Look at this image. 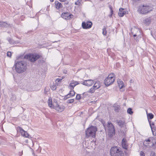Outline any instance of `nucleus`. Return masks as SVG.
Instances as JSON below:
<instances>
[{"mask_svg": "<svg viewBox=\"0 0 156 156\" xmlns=\"http://www.w3.org/2000/svg\"><path fill=\"white\" fill-rule=\"evenodd\" d=\"M86 93H84L83 94V96H84L85 95H86Z\"/></svg>", "mask_w": 156, "mask_h": 156, "instance_id": "a18cd8bd", "label": "nucleus"}, {"mask_svg": "<svg viewBox=\"0 0 156 156\" xmlns=\"http://www.w3.org/2000/svg\"><path fill=\"white\" fill-rule=\"evenodd\" d=\"M116 122L117 124L121 127H124L126 126L125 123L121 120H117Z\"/></svg>", "mask_w": 156, "mask_h": 156, "instance_id": "a211bd4d", "label": "nucleus"}, {"mask_svg": "<svg viewBox=\"0 0 156 156\" xmlns=\"http://www.w3.org/2000/svg\"><path fill=\"white\" fill-rule=\"evenodd\" d=\"M73 16V15L70 14L68 12L62 13L61 15L62 17L66 20L70 19L72 18L71 16Z\"/></svg>", "mask_w": 156, "mask_h": 156, "instance_id": "f8f14e48", "label": "nucleus"}, {"mask_svg": "<svg viewBox=\"0 0 156 156\" xmlns=\"http://www.w3.org/2000/svg\"><path fill=\"white\" fill-rule=\"evenodd\" d=\"M150 155V156H155V152L154 151H151V152Z\"/></svg>", "mask_w": 156, "mask_h": 156, "instance_id": "f704fd0d", "label": "nucleus"}, {"mask_svg": "<svg viewBox=\"0 0 156 156\" xmlns=\"http://www.w3.org/2000/svg\"><path fill=\"white\" fill-rule=\"evenodd\" d=\"M82 0H78V1L80 2V3H81Z\"/></svg>", "mask_w": 156, "mask_h": 156, "instance_id": "09e8293b", "label": "nucleus"}, {"mask_svg": "<svg viewBox=\"0 0 156 156\" xmlns=\"http://www.w3.org/2000/svg\"><path fill=\"white\" fill-rule=\"evenodd\" d=\"M95 90H96V89H95L93 87L92 88H91L87 92H89V93H94V92Z\"/></svg>", "mask_w": 156, "mask_h": 156, "instance_id": "a878e982", "label": "nucleus"}, {"mask_svg": "<svg viewBox=\"0 0 156 156\" xmlns=\"http://www.w3.org/2000/svg\"><path fill=\"white\" fill-rule=\"evenodd\" d=\"M146 113L148 121L150 120V119H152L154 118V116L151 113H148L147 111H146Z\"/></svg>", "mask_w": 156, "mask_h": 156, "instance_id": "393cba45", "label": "nucleus"}, {"mask_svg": "<svg viewBox=\"0 0 156 156\" xmlns=\"http://www.w3.org/2000/svg\"><path fill=\"white\" fill-rule=\"evenodd\" d=\"M69 94H71V96L73 97L75 95V93L73 90H70Z\"/></svg>", "mask_w": 156, "mask_h": 156, "instance_id": "c85d7f7f", "label": "nucleus"}, {"mask_svg": "<svg viewBox=\"0 0 156 156\" xmlns=\"http://www.w3.org/2000/svg\"><path fill=\"white\" fill-rule=\"evenodd\" d=\"M55 5L57 9L62 8V4L58 2V1H55Z\"/></svg>", "mask_w": 156, "mask_h": 156, "instance_id": "412c9836", "label": "nucleus"}, {"mask_svg": "<svg viewBox=\"0 0 156 156\" xmlns=\"http://www.w3.org/2000/svg\"><path fill=\"white\" fill-rule=\"evenodd\" d=\"M81 98H82L81 96L80 95V94H77L76 96V99L77 100H79Z\"/></svg>", "mask_w": 156, "mask_h": 156, "instance_id": "2f4dec72", "label": "nucleus"}, {"mask_svg": "<svg viewBox=\"0 0 156 156\" xmlns=\"http://www.w3.org/2000/svg\"><path fill=\"white\" fill-rule=\"evenodd\" d=\"M103 31H102V34H103V35L105 36H106L107 34V31L106 30V29L105 27H104L102 29Z\"/></svg>", "mask_w": 156, "mask_h": 156, "instance_id": "c756f323", "label": "nucleus"}, {"mask_svg": "<svg viewBox=\"0 0 156 156\" xmlns=\"http://www.w3.org/2000/svg\"><path fill=\"white\" fill-rule=\"evenodd\" d=\"M74 101V99H73L68 100L67 102L69 103H72Z\"/></svg>", "mask_w": 156, "mask_h": 156, "instance_id": "72a5a7b5", "label": "nucleus"}, {"mask_svg": "<svg viewBox=\"0 0 156 156\" xmlns=\"http://www.w3.org/2000/svg\"><path fill=\"white\" fill-rule=\"evenodd\" d=\"M119 86L120 89L123 88L124 87L123 82L120 79H119L117 81Z\"/></svg>", "mask_w": 156, "mask_h": 156, "instance_id": "4be33fe9", "label": "nucleus"}, {"mask_svg": "<svg viewBox=\"0 0 156 156\" xmlns=\"http://www.w3.org/2000/svg\"><path fill=\"white\" fill-rule=\"evenodd\" d=\"M75 4L76 5H79L80 4V3L78 1L75 2Z\"/></svg>", "mask_w": 156, "mask_h": 156, "instance_id": "4c0bfd02", "label": "nucleus"}, {"mask_svg": "<svg viewBox=\"0 0 156 156\" xmlns=\"http://www.w3.org/2000/svg\"><path fill=\"white\" fill-rule=\"evenodd\" d=\"M56 105H55L54 108L58 112H62L64 109V107L63 105H59L56 103Z\"/></svg>", "mask_w": 156, "mask_h": 156, "instance_id": "ddd939ff", "label": "nucleus"}, {"mask_svg": "<svg viewBox=\"0 0 156 156\" xmlns=\"http://www.w3.org/2000/svg\"><path fill=\"white\" fill-rule=\"evenodd\" d=\"M127 113L130 115H132L133 112L132 110V109L131 108H129L127 110Z\"/></svg>", "mask_w": 156, "mask_h": 156, "instance_id": "bb28decb", "label": "nucleus"}, {"mask_svg": "<svg viewBox=\"0 0 156 156\" xmlns=\"http://www.w3.org/2000/svg\"><path fill=\"white\" fill-rule=\"evenodd\" d=\"M20 131L22 135L23 136L28 138H30V135L26 132L24 131V130L21 127L20 128Z\"/></svg>", "mask_w": 156, "mask_h": 156, "instance_id": "f3484780", "label": "nucleus"}, {"mask_svg": "<svg viewBox=\"0 0 156 156\" xmlns=\"http://www.w3.org/2000/svg\"><path fill=\"white\" fill-rule=\"evenodd\" d=\"M94 82L93 80H85L83 82H82L81 83L86 86H90L94 84Z\"/></svg>", "mask_w": 156, "mask_h": 156, "instance_id": "1a4fd4ad", "label": "nucleus"}, {"mask_svg": "<svg viewBox=\"0 0 156 156\" xmlns=\"http://www.w3.org/2000/svg\"><path fill=\"white\" fill-rule=\"evenodd\" d=\"M129 82L130 83H132V79L130 80L129 81Z\"/></svg>", "mask_w": 156, "mask_h": 156, "instance_id": "de8ad7c7", "label": "nucleus"}, {"mask_svg": "<svg viewBox=\"0 0 156 156\" xmlns=\"http://www.w3.org/2000/svg\"><path fill=\"white\" fill-rule=\"evenodd\" d=\"M149 122L151 129L153 134L154 136L156 135V127L155 126L154 123L153 122H151V120H149Z\"/></svg>", "mask_w": 156, "mask_h": 156, "instance_id": "6e6552de", "label": "nucleus"}, {"mask_svg": "<svg viewBox=\"0 0 156 156\" xmlns=\"http://www.w3.org/2000/svg\"><path fill=\"white\" fill-rule=\"evenodd\" d=\"M8 41L10 44H14L15 43V41L11 38L9 39Z\"/></svg>", "mask_w": 156, "mask_h": 156, "instance_id": "7c9ffc66", "label": "nucleus"}, {"mask_svg": "<svg viewBox=\"0 0 156 156\" xmlns=\"http://www.w3.org/2000/svg\"><path fill=\"white\" fill-rule=\"evenodd\" d=\"M110 9H111V14L109 15V16L110 17H111L112 16V13H113V11H112V9L111 8H110Z\"/></svg>", "mask_w": 156, "mask_h": 156, "instance_id": "58836bf2", "label": "nucleus"}, {"mask_svg": "<svg viewBox=\"0 0 156 156\" xmlns=\"http://www.w3.org/2000/svg\"><path fill=\"white\" fill-rule=\"evenodd\" d=\"M133 30V31L132 32V33L133 34V36L134 38L137 36L139 37V34L140 33V30L139 29L136 28H134L133 29H132V30Z\"/></svg>", "mask_w": 156, "mask_h": 156, "instance_id": "2eb2a0df", "label": "nucleus"}, {"mask_svg": "<svg viewBox=\"0 0 156 156\" xmlns=\"http://www.w3.org/2000/svg\"><path fill=\"white\" fill-rule=\"evenodd\" d=\"M108 128V135L109 137H112L115 134V130L112 123L108 122L107 125Z\"/></svg>", "mask_w": 156, "mask_h": 156, "instance_id": "0eeeda50", "label": "nucleus"}, {"mask_svg": "<svg viewBox=\"0 0 156 156\" xmlns=\"http://www.w3.org/2000/svg\"><path fill=\"white\" fill-rule=\"evenodd\" d=\"M152 8L147 4H141L137 8V12L140 14L146 15L152 10Z\"/></svg>", "mask_w": 156, "mask_h": 156, "instance_id": "f03ea898", "label": "nucleus"}, {"mask_svg": "<svg viewBox=\"0 0 156 156\" xmlns=\"http://www.w3.org/2000/svg\"><path fill=\"white\" fill-rule=\"evenodd\" d=\"M65 4L66 5H68V4H69V2L68 1H67V2H66L65 3Z\"/></svg>", "mask_w": 156, "mask_h": 156, "instance_id": "37998d69", "label": "nucleus"}, {"mask_svg": "<svg viewBox=\"0 0 156 156\" xmlns=\"http://www.w3.org/2000/svg\"><path fill=\"white\" fill-rule=\"evenodd\" d=\"M146 142H150V140L149 139H148L147 140H146Z\"/></svg>", "mask_w": 156, "mask_h": 156, "instance_id": "c03bdc74", "label": "nucleus"}, {"mask_svg": "<svg viewBox=\"0 0 156 156\" xmlns=\"http://www.w3.org/2000/svg\"><path fill=\"white\" fill-rule=\"evenodd\" d=\"M7 55L9 57H11V53L10 51H8L7 52Z\"/></svg>", "mask_w": 156, "mask_h": 156, "instance_id": "c9c22d12", "label": "nucleus"}, {"mask_svg": "<svg viewBox=\"0 0 156 156\" xmlns=\"http://www.w3.org/2000/svg\"><path fill=\"white\" fill-rule=\"evenodd\" d=\"M51 88L52 90H55L56 88V87L55 85H53L51 86Z\"/></svg>", "mask_w": 156, "mask_h": 156, "instance_id": "473e14b6", "label": "nucleus"}, {"mask_svg": "<svg viewBox=\"0 0 156 156\" xmlns=\"http://www.w3.org/2000/svg\"><path fill=\"white\" fill-rule=\"evenodd\" d=\"M92 23L91 22H87V23L83 22L82 23V27L83 29H89L91 27Z\"/></svg>", "mask_w": 156, "mask_h": 156, "instance_id": "9d476101", "label": "nucleus"}, {"mask_svg": "<svg viewBox=\"0 0 156 156\" xmlns=\"http://www.w3.org/2000/svg\"><path fill=\"white\" fill-rule=\"evenodd\" d=\"M40 57V56L37 54H29L24 56L25 59H28L31 62H34Z\"/></svg>", "mask_w": 156, "mask_h": 156, "instance_id": "39448f33", "label": "nucleus"}, {"mask_svg": "<svg viewBox=\"0 0 156 156\" xmlns=\"http://www.w3.org/2000/svg\"><path fill=\"white\" fill-rule=\"evenodd\" d=\"M128 13V11L126 9L121 8L119 9L118 15L120 17H122L124 14H127Z\"/></svg>", "mask_w": 156, "mask_h": 156, "instance_id": "9b49d317", "label": "nucleus"}, {"mask_svg": "<svg viewBox=\"0 0 156 156\" xmlns=\"http://www.w3.org/2000/svg\"><path fill=\"white\" fill-rule=\"evenodd\" d=\"M62 80V79H57L56 80H57L58 82H60V81H61Z\"/></svg>", "mask_w": 156, "mask_h": 156, "instance_id": "a19ab883", "label": "nucleus"}, {"mask_svg": "<svg viewBox=\"0 0 156 156\" xmlns=\"http://www.w3.org/2000/svg\"><path fill=\"white\" fill-rule=\"evenodd\" d=\"M151 22V17H149L148 18L145 19L144 21V23L146 25H149Z\"/></svg>", "mask_w": 156, "mask_h": 156, "instance_id": "aec40b11", "label": "nucleus"}, {"mask_svg": "<svg viewBox=\"0 0 156 156\" xmlns=\"http://www.w3.org/2000/svg\"><path fill=\"white\" fill-rule=\"evenodd\" d=\"M79 84L78 81L73 80L69 84V85L68 86V88L70 90H73L76 85Z\"/></svg>", "mask_w": 156, "mask_h": 156, "instance_id": "4468645a", "label": "nucleus"}, {"mask_svg": "<svg viewBox=\"0 0 156 156\" xmlns=\"http://www.w3.org/2000/svg\"><path fill=\"white\" fill-rule=\"evenodd\" d=\"M72 97V96H71V94L69 93L68 94H67V95H65L64 96V100H66L68 98H71Z\"/></svg>", "mask_w": 156, "mask_h": 156, "instance_id": "cd10ccee", "label": "nucleus"}, {"mask_svg": "<svg viewBox=\"0 0 156 156\" xmlns=\"http://www.w3.org/2000/svg\"><path fill=\"white\" fill-rule=\"evenodd\" d=\"M0 26L3 27H7L10 26V25L5 22H0Z\"/></svg>", "mask_w": 156, "mask_h": 156, "instance_id": "5701e85b", "label": "nucleus"}, {"mask_svg": "<svg viewBox=\"0 0 156 156\" xmlns=\"http://www.w3.org/2000/svg\"><path fill=\"white\" fill-rule=\"evenodd\" d=\"M48 106L50 108H55V105L54 103L52 104V101L51 98H49L48 100Z\"/></svg>", "mask_w": 156, "mask_h": 156, "instance_id": "6ab92c4d", "label": "nucleus"}, {"mask_svg": "<svg viewBox=\"0 0 156 156\" xmlns=\"http://www.w3.org/2000/svg\"><path fill=\"white\" fill-rule=\"evenodd\" d=\"M59 0L61 2H64L66 0Z\"/></svg>", "mask_w": 156, "mask_h": 156, "instance_id": "49530a36", "label": "nucleus"}, {"mask_svg": "<svg viewBox=\"0 0 156 156\" xmlns=\"http://www.w3.org/2000/svg\"><path fill=\"white\" fill-rule=\"evenodd\" d=\"M122 147L125 149L127 150L128 148V144L126 139L123 138L122 139Z\"/></svg>", "mask_w": 156, "mask_h": 156, "instance_id": "dca6fc26", "label": "nucleus"}, {"mask_svg": "<svg viewBox=\"0 0 156 156\" xmlns=\"http://www.w3.org/2000/svg\"><path fill=\"white\" fill-rule=\"evenodd\" d=\"M140 156H145V153L142 151H141L140 152Z\"/></svg>", "mask_w": 156, "mask_h": 156, "instance_id": "e433bc0d", "label": "nucleus"}, {"mask_svg": "<svg viewBox=\"0 0 156 156\" xmlns=\"http://www.w3.org/2000/svg\"><path fill=\"white\" fill-rule=\"evenodd\" d=\"M100 84L99 82H96L94 84L93 87L96 90L97 89L100 87Z\"/></svg>", "mask_w": 156, "mask_h": 156, "instance_id": "b1692460", "label": "nucleus"}, {"mask_svg": "<svg viewBox=\"0 0 156 156\" xmlns=\"http://www.w3.org/2000/svg\"><path fill=\"white\" fill-rule=\"evenodd\" d=\"M115 80V77L113 74H109L105 79L104 83L107 86H108L113 83Z\"/></svg>", "mask_w": 156, "mask_h": 156, "instance_id": "423d86ee", "label": "nucleus"}, {"mask_svg": "<svg viewBox=\"0 0 156 156\" xmlns=\"http://www.w3.org/2000/svg\"><path fill=\"white\" fill-rule=\"evenodd\" d=\"M137 37L135 38V39L136 40V41L137 40V39H136Z\"/></svg>", "mask_w": 156, "mask_h": 156, "instance_id": "3c124183", "label": "nucleus"}, {"mask_svg": "<svg viewBox=\"0 0 156 156\" xmlns=\"http://www.w3.org/2000/svg\"><path fill=\"white\" fill-rule=\"evenodd\" d=\"M97 130V128L96 126H91L88 128L86 131V137L87 138L90 137H94Z\"/></svg>", "mask_w": 156, "mask_h": 156, "instance_id": "7ed1b4c3", "label": "nucleus"}, {"mask_svg": "<svg viewBox=\"0 0 156 156\" xmlns=\"http://www.w3.org/2000/svg\"><path fill=\"white\" fill-rule=\"evenodd\" d=\"M110 154L111 156H123L124 155L122 151L117 147L111 148L110 150Z\"/></svg>", "mask_w": 156, "mask_h": 156, "instance_id": "20e7f679", "label": "nucleus"}, {"mask_svg": "<svg viewBox=\"0 0 156 156\" xmlns=\"http://www.w3.org/2000/svg\"><path fill=\"white\" fill-rule=\"evenodd\" d=\"M50 1L51 2H53L54 1V0H50Z\"/></svg>", "mask_w": 156, "mask_h": 156, "instance_id": "8fccbe9b", "label": "nucleus"}, {"mask_svg": "<svg viewBox=\"0 0 156 156\" xmlns=\"http://www.w3.org/2000/svg\"><path fill=\"white\" fill-rule=\"evenodd\" d=\"M114 110L115 111H117V108L116 107H115Z\"/></svg>", "mask_w": 156, "mask_h": 156, "instance_id": "79ce46f5", "label": "nucleus"}, {"mask_svg": "<svg viewBox=\"0 0 156 156\" xmlns=\"http://www.w3.org/2000/svg\"><path fill=\"white\" fill-rule=\"evenodd\" d=\"M67 71L66 70H64L63 71V72L65 74H66L67 73Z\"/></svg>", "mask_w": 156, "mask_h": 156, "instance_id": "ea45409f", "label": "nucleus"}, {"mask_svg": "<svg viewBox=\"0 0 156 156\" xmlns=\"http://www.w3.org/2000/svg\"><path fill=\"white\" fill-rule=\"evenodd\" d=\"M15 66L16 71L19 73L24 72L27 69V63L24 60L16 61Z\"/></svg>", "mask_w": 156, "mask_h": 156, "instance_id": "f257e3e1", "label": "nucleus"}]
</instances>
